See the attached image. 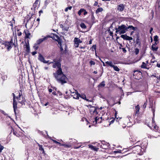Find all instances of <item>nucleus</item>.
Returning a JSON list of instances; mask_svg holds the SVG:
<instances>
[{
  "mask_svg": "<svg viewBox=\"0 0 160 160\" xmlns=\"http://www.w3.org/2000/svg\"><path fill=\"white\" fill-rule=\"evenodd\" d=\"M28 42V44H26L25 45V50L27 52H30V47L29 44V41H27Z\"/></svg>",
  "mask_w": 160,
  "mask_h": 160,
  "instance_id": "obj_20",
  "label": "nucleus"
},
{
  "mask_svg": "<svg viewBox=\"0 0 160 160\" xmlns=\"http://www.w3.org/2000/svg\"><path fill=\"white\" fill-rule=\"evenodd\" d=\"M127 119H128L127 121H129L130 122L129 123H130L131 122L130 120V119H131V117L129 116H128L127 117Z\"/></svg>",
  "mask_w": 160,
  "mask_h": 160,
  "instance_id": "obj_53",
  "label": "nucleus"
},
{
  "mask_svg": "<svg viewBox=\"0 0 160 160\" xmlns=\"http://www.w3.org/2000/svg\"><path fill=\"white\" fill-rule=\"evenodd\" d=\"M22 138L21 139H22V140L23 142H24V139H25L26 140H27L28 139V138L26 137L25 136H22Z\"/></svg>",
  "mask_w": 160,
  "mask_h": 160,
  "instance_id": "obj_40",
  "label": "nucleus"
},
{
  "mask_svg": "<svg viewBox=\"0 0 160 160\" xmlns=\"http://www.w3.org/2000/svg\"><path fill=\"white\" fill-rule=\"evenodd\" d=\"M84 11V9L83 8L81 9L78 12V14L79 16H80L82 12Z\"/></svg>",
  "mask_w": 160,
  "mask_h": 160,
  "instance_id": "obj_31",
  "label": "nucleus"
},
{
  "mask_svg": "<svg viewBox=\"0 0 160 160\" xmlns=\"http://www.w3.org/2000/svg\"><path fill=\"white\" fill-rule=\"evenodd\" d=\"M98 147H100L101 148L104 149L108 148L110 145L109 143L104 141L101 142L100 143H98Z\"/></svg>",
  "mask_w": 160,
  "mask_h": 160,
  "instance_id": "obj_5",
  "label": "nucleus"
},
{
  "mask_svg": "<svg viewBox=\"0 0 160 160\" xmlns=\"http://www.w3.org/2000/svg\"><path fill=\"white\" fill-rule=\"evenodd\" d=\"M154 127V131L155 132L158 131V127L157 126V125L156 124H155L154 125H153Z\"/></svg>",
  "mask_w": 160,
  "mask_h": 160,
  "instance_id": "obj_42",
  "label": "nucleus"
},
{
  "mask_svg": "<svg viewBox=\"0 0 160 160\" xmlns=\"http://www.w3.org/2000/svg\"><path fill=\"white\" fill-rule=\"evenodd\" d=\"M23 33L25 34V37L26 38L30 39L32 37L30 32L28 30H25Z\"/></svg>",
  "mask_w": 160,
  "mask_h": 160,
  "instance_id": "obj_9",
  "label": "nucleus"
},
{
  "mask_svg": "<svg viewBox=\"0 0 160 160\" xmlns=\"http://www.w3.org/2000/svg\"><path fill=\"white\" fill-rule=\"evenodd\" d=\"M139 50L138 48H136L135 49V53L136 55L138 54L139 52Z\"/></svg>",
  "mask_w": 160,
  "mask_h": 160,
  "instance_id": "obj_39",
  "label": "nucleus"
},
{
  "mask_svg": "<svg viewBox=\"0 0 160 160\" xmlns=\"http://www.w3.org/2000/svg\"><path fill=\"white\" fill-rule=\"evenodd\" d=\"M48 63H48V65H49L51 63H53V62H49V61L48 60Z\"/></svg>",
  "mask_w": 160,
  "mask_h": 160,
  "instance_id": "obj_56",
  "label": "nucleus"
},
{
  "mask_svg": "<svg viewBox=\"0 0 160 160\" xmlns=\"http://www.w3.org/2000/svg\"><path fill=\"white\" fill-rule=\"evenodd\" d=\"M136 44H138V45H140L141 42H140V40H139V38L138 37L136 39Z\"/></svg>",
  "mask_w": 160,
  "mask_h": 160,
  "instance_id": "obj_37",
  "label": "nucleus"
},
{
  "mask_svg": "<svg viewBox=\"0 0 160 160\" xmlns=\"http://www.w3.org/2000/svg\"><path fill=\"white\" fill-rule=\"evenodd\" d=\"M134 78L137 80H139L142 77V72L139 71H135L133 73Z\"/></svg>",
  "mask_w": 160,
  "mask_h": 160,
  "instance_id": "obj_3",
  "label": "nucleus"
},
{
  "mask_svg": "<svg viewBox=\"0 0 160 160\" xmlns=\"http://www.w3.org/2000/svg\"><path fill=\"white\" fill-rule=\"evenodd\" d=\"M53 74L59 82L62 84L66 83L67 78L60 69L57 70L56 72L54 73Z\"/></svg>",
  "mask_w": 160,
  "mask_h": 160,
  "instance_id": "obj_1",
  "label": "nucleus"
},
{
  "mask_svg": "<svg viewBox=\"0 0 160 160\" xmlns=\"http://www.w3.org/2000/svg\"><path fill=\"white\" fill-rule=\"evenodd\" d=\"M52 140L53 141V142L55 143H56L58 144H59L60 146H62V144H61L60 143V142L57 141L56 140H53V139H52Z\"/></svg>",
  "mask_w": 160,
  "mask_h": 160,
  "instance_id": "obj_45",
  "label": "nucleus"
},
{
  "mask_svg": "<svg viewBox=\"0 0 160 160\" xmlns=\"http://www.w3.org/2000/svg\"><path fill=\"white\" fill-rule=\"evenodd\" d=\"M80 94L78 93H75L74 95V96L73 97V98L78 99L80 97Z\"/></svg>",
  "mask_w": 160,
  "mask_h": 160,
  "instance_id": "obj_27",
  "label": "nucleus"
},
{
  "mask_svg": "<svg viewBox=\"0 0 160 160\" xmlns=\"http://www.w3.org/2000/svg\"><path fill=\"white\" fill-rule=\"evenodd\" d=\"M12 43L11 42H6L4 44L5 46L8 50H9L12 48Z\"/></svg>",
  "mask_w": 160,
  "mask_h": 160,
  "instance_id": "obj_12",
  "label": "nucleus"
},
{
  "mask_svg": "<svg viewBox=\"0 0 160 160\" xmlns=\"http://www.w3.org/2000/svg\"><path fill=\"white\" fill-rule=\"evenodd\" d=\"M89 106L90 107V108H92L91 109H90V110L91 111V112H92H92L93 113L97 112L96 110V108L95 107H92L91 105H89Z\"/></svg>",
  "mask_w": 160,
  "mask_h": 160,
  "instance_id": "obj_21",
  "label": "nucleus"
},
{
  "mask_svg": "<svg viewBox=\"0 0 160 160\" xmlns=\"http://www.w3.org/2000/svg\"><path fill=\"white\" fill-rule=\"evenodd\" d=\"M105 86L104 81H103L101 82L100 84L98 85V87H104Z\"/></svg>",
  "mask_w": 160,
  "mask_h": 160,
  "instance_id": "obj_29",
  "label": "nucleus"
},
{
  "mask_svg": "<svg viewBox=\"0 0 160 160\" xmlns=\"http://www.w3.org/2000/svg\"><path fill=\"white\" fill-rule=\"evenodd\" d=\"M105 63L108 66H109L112 68H113L114 70L118 72L120 71V69L116 66H115L113 65V63L111 61H107L105 62Z\"/></svg>",
  "mask_w": 160,
  "mask_h": 160,
  "instance_id": "obj_4",
  "label": "nucleus"
},
{
  "mask_svg": "<svg viewBox=\"0 0 160 160\" xmlns=\"http://www.w3.org/2000/svg\"><path fill=\"white\" fill-rule=\"evenodd\" d=\"M28 154V152H27V154L26 153H25V155H26V157H27V160L28 159V157H29V155Z\"/></svg>",
  "mask_w": 160,
  "mask_h": 160,
  "instance_id": "obj_60",
  "label": "nucleus"
},
{
  "mask_svg": "<svg viewBox=\"0 0 160 160\" xmlns=\"http://www.w3.org/2000/svg\"><path fill=\"white\" fill-rule=\"evenodd\" d=\"M116 32L120 34H124L127 31L126 26L124 24L118 26V28H115Z\"/></svg>",
  "mask_w": 160,
  "mask_h": 160,
  "instance_id": "obj_2",
  "label": "nucleus"
},
{
  "mask_svg": "<svg viewBox=\"0 0 160 160\" xmlns=\"http://www.w3.org/2000/svg\"><path fill=\"white\" fill-rule=\"evenodd\" d=\"M136 27H133L132 26L130 25L128 27H126L127 28V31L128 30V29L129 30H134L135 29Z\"/></svg>",
  "mask_w": 160,
  "mask_h": 160,
  "instance_id": "obj_24",
  "label": "nucleus"
},
{
  "mask_svg": "<svg viewBox=\"0 0 160 160\" xmlns=\"http://www.w3.org/2000/svg\"><path fill=\"white\" fill-rule=\"evenodd\" d=\"M92 48V51H94V50H95V51L96 49V45H93Z\"/></svg>",
  "mask_w": 160,
  "mask_h": 160,
  "instance_id": "obj_43",
  "label": "nucleus"
},
{
  "mask_svg": "<svg viewBox=\"0 0 160 160\" xmlns=\"http://www.w3.org/2000/svg\"><path fill=\"white\" fill-rule=\"evenodd\" d=\"M49 37L52 38L53 39H55L56 40L57 39H58L59 38V37L57 35L53 34V36L50 37L49 36Z\"/></svg>",
  "mask_w": 160,
  "mask_h": 160,
  "instance_id": "obj_28",
  "label": "nucleus"
},
{
  "mask_svg": "<svg viewBox=\"0 0 160 160\" xmlns=\"http://www.w3.org/2000/svg\"><path fill=\"white\" fill-rule=\"evenodd\" d=\"M147 100L146 101V102H145L144 104L143 105V108H145L146 107V106L147 105Z\"/></svg>",
  "mask_w": 160,
  "mask_h": 160,
  "instance_id": "obj_47",
  "label": "nucleus"
},
{
  "mask_svg": "<svg viewBox=\"0 0 160 160\" xmlns=\"http://www.w3.org/2000/svg\"><path fill=\"white\" fill-rule=\"evenodd\" d=\"M62 146H64L65 147H67V148H70L71 147V145L70 144H62Z\"/></svg>",
  "mask_w": 160,
  "mask_h": 160,
  "instance_id": "obj_33",
  "label": "nucleus"
},
{
  "mask_svg": "<svg viewBox=\"0 0 160 160\" xmlns=\"http://www.w3.org/2000/svg\"><path fill=\"white\" fill-rule=\"evenodd\" d=\"M83 12H84L83 14L84 15H86L88 13V12L86 11V10L85 9H84V11H83Z\"/></svg>",
  "mask_w": 160,
  "mask_h": 160,
  "instance_id": "obj_61",
  "label": "nucleus"
},
{
  "mask_svg": "<svg viewBox=\"0 0 160 160\" xmlns=\"http://www.w3.org/2000/svg\"><path fill=\"white\" fill-rule=\"evenodd\" d=\"M152 112L153 113V116H154V115H155L154 112H155V110L154 108H152Z\"/></svg>",
  "mask_w": 160,
  "mask_h": 160,
  "instance_id": "obj_55",
  "label": "nucleus"
},
{
  "mask_svg": "<svg viewBox=\"0 0 160 160\" xmlns=\"http://www.w3.org/2000/svg\"><path fill=\"white\" fill-rule=\"evenodd\" d=\"M22 33L21 32H20L19 30H18L17 35L18 36H20L22 35Z\"/></svg>",
  "mask_w": 160,
  "mask_h": 160,
  "instance_id": "obj_49",
  "label": "nucleus"
},
{
  "mask_svg": "<svg viewBox=\"0 0 160 160\" xmlns=\"http://www.w3.org/2000/svg\"><path fill=\"white\" fill-rule=\"evenodd\" d=\"M38 59L41 62L43 63H48V61L45 60L44 58L41 54H39Z\"/></svg>",
  "mask_w": 160,
  "mask_h": 160,
  "instance_id": "obj_11",
  "label": "nucleus"
},
{
  "mask_svg": "<svg viewBox=\"0 0 160 160\" xmlns=\"http://www.w3.org/2000/svg\"><path fill=\"white\" fill-rule=\"evenodd\" d=\"M19 95L18 96L16 97V98L17 99L18 101V102H19L20 103H21L22 104H24V103L25 101V99H23V98H22V100H21L20 99L21 98V94L20 92H19Z\"/></svg>",
  "mask_w": 160,
  "mask_h": 160,
  "instance_id": "obj_10",
  "label": "nucleus"
},
{
  "mask_svg": "<svg viewBox=\"0 0 160 160\" xmlns=\"http://www.w3.org/2000/svg\"><path fill=\"white\" fill-rule=\"evenodd\" d=\"M152 125H154L155 124H156L154 120V116H153V118H152Z\"/></svg>",
  "mask_w": 160,
  "mask_h": 160,
  "instance_id": "obj_52",
  "label": "nucleus"
},
{
  "mask_svg": "<svg viewBox=\"0 0 160 160\" xmlns=\"http://www.w3.org/2000/svg\"><path fill=\"white\" fill-rule=\"evenodd\" d=\"M81 27L83 29H85L87 27L85 24L83 23L82 22L80 25Z\"/></svg>",
  "mask_w": 160,
  "mask_h": 160,
  "instance_id": "obj_30",
  "label": "nucleus"
},
{
  "mask_svg": "<svg viewBox=\"0 0 160 160\" xmlns=\"http://www.w3.org/2000/svg\"><path fill=\"white\" fill-rule=\"evenodd\" d=\"M53 65L52 66V67L53 68H57V70H58L59 69H60L61 70H62V69L61 68V64L60 62L58 61H53Z\"/></svg>",
  "mask_w": 160,
  "mask_h": 160,
  "instance_id": "obj_6",
  "label": "nucleus"
},
{
  "mask_svg": "<svg viewBox=\"0 0 160 160\" xmlns=\"http://www.w3.org/2000/svg\"><path fill=\"white\" fill-rule=\"evenodd\" d=\"M103 10V9L102 8H99L96 10L95 13L96 14H98L99 12H102Z\"/></svg>",
  "mask_w": 160,
  "mask_h": 160,
  "instance_id": "obj_23",
  "label": "nucleus"
},
{
  "mask_svg": "<svg viewBox=\"0 0 160 160\" xmlns=\"http://www.w3.org/2000/svg\"><path fill=\"white\" fill-rule=\"evenodd\" d=\"M133 149L134 150L136 151L138 153H139L141 152V147L139 146H136L133 148Z\"/></svg>",
  "mask_w": 160,
  "mask_h": 160,
  "instance_id": "obj_16",
  "label": "nucleus"
},
{
  "mask_svg": "<svg viewBox=\"0 0 160 160\" xmlns=\"http://www.w3.org/2000/svg\"><path fill=\"white\" fill-rule=\"evenodd\" d=\"M57 39L56 40V41H57L58 42V44L59 45V47L60 48L61 51H63V49L62 47V40L61 39H60L59 38L58 39Z\"/></svg>",
  "mask_w": 160,
  "mask_h": 160,
  "instance_id": "obj_17",
  "label": "nucleus"
},
{
  "mask_svg": "<svg viewBox=\"0 0 160 160\" xmlns=\"http://www.w3.org/2000/svg\"><path fill=\"white\" fill-rule=\"evenodd\" d=\"M158 36L157 35H156L154 36V41L155 42H157L158 41Z\"/></svg>",
  "mask_w": 160,
  "mask_h": 160,
  "instance_id": "obj_41",
  "label": "nucleus"
},
{
  "mask_svg": "<svg viewBox=\"0 0 160 160\" xmlns=\"http://www.w3.org/2000/svg\"><path fill=\"white\" fill-rule=\"evenodd\" d=\"M80 97L84 100L86 99V95L84 94H82L81 95L80 94Z\"/></svg>",
  "mask_w": 160,
  "mask_h": 160,
  "instance_id": "obj_36",
  "label": "nucleus"
},
{
  "mask_svg": "<svg viewBox=\"0 0 160 160\" xmlns=\"http://www.w3.org/2000/svg\"><path fill=\"white\" fill-rule=\"evenodd\" d=\"M100 119L99 118H98V117H96L95 118V121L96 122V123L97 122L99 123V122H101V121H99V119Z\"/></svg>",
  "mask_w": 160,
  "mask_h": 160,
  "instance_id": "obj_44",
  "label": "nucleus"
},
{
  "mask_svg": "<svg viewBox=\"0 0 160 160\" xmlns=\"http://www.w3.org/2000/svg\"><path fill=\"white\" fill-rule=\"evenodd\" d=\"M152 49L153 51H157L158 49V48L156 47L155 46L153 45L152 46Z\"/></svg>",
  "mask_w": 160,
  "mask_h": 160,
  "instance_id": "obj_35",
  "label": "nucleus"
},
{
  "mask_svg": "<svg viewBox=\"0 0 160 160\" xmlns=\"http://www.w3.org/2000/svg\"><path fill=\"white\" fill-rule=\"evenodd\" d=\"M139 109H140L139 106L138 105L135 107V113L134 115L136 116L137 114H138Z\"/></svg>",
  "mask_w": 160,
  "mask_h": 160,
  "instance_id": "obj_18",
  "label": "nucleus"
},
{
  "mask_svg": "<svg viewBox=\"0 0 160 160\" xmlns=\"http://www.w3.org/2000/svg\"><path fill=\"white\" fill-rule=\"evenodd\" d=\"M38 46H39V44H37V43H36L34 44L33 47L34 48V49L36 50L38 49Z\"/></svg>",
  "mask_w": 160,
  "mask_h": 160,
  "instance_id": "obj_38",
  "label": "nucleus"
},
{
  "mask_svg": "<svg viewBox=\"0 0 160 160\" xmlns=\"http://www.w3.org/2000/svg\"><path fill=\"white\" fill-rule=\"evenodd\" d=\"M153 104L152 103H151L150 104L149 108H152L153 107Z\"/></svg>",
  "mask_w": 160,
  "mask_h": 160,
  "instance_id": "obj_62",
  "label": "nucleus"
},
{
  "mask_svg": "<svg viewBox=\"0 0 160 160\" xmlns=\"http://www.w3.org/2000/svg\"><path fill=\"white\" fill-rule=\"evenodd\" d=\"M1 112L3 113L4 115L6 116V117H8L9 118L11 119H12L10 117L8 116V114H7L3 110H1Z\"/></svg>",
  "mask_w": 160,
  "mask_h": 160,
  "instance_id": "obj_32",
  "label": "nucleus"
},
{
  "mask_svg": "<svg viewBox=\"0 0 160 160\" xmlns=\"http://www.w3.org/2000/svg\"><path fill=\"white\" fill-rule=\"evenodd\" d=\"M37 53V52L36 51L33 52H32V55H34L36 54Z\"/></svg>",
  "mask_w": 160,
  "mask_h": 160,
  "instance_id": "obj_57",
  "label": "nucleus"
},
{
  "mask_svg": "<svg viewBox=\"0 0 160 160\" xmlns=\"http://www.w3.org/2000/svg\"><path fill=\"white\" fill-rule=\"evenodd\" d=\"M39 7V4H38L37 3L34 2L33 5V8H31V9L32 10L33 8L34 11H35Z\"/></svg>",
  "mask_w": 160,
  "mask_h": 160,
  "instance_id": "obj_19",
  "label": "nucleus"
},
{
  "mask_svg": "<svg viewBox=\"0 0 160 160\" xmlns=\"http://www.w3.org/2000/svg\"><path fill=\"white\" fill-rule=\"evenodd\" d=\"M122 51L123 52L125 53L126 52L127 50L125 49V48H122Z\"/></svg>",
  "mask_w": 160,
  "mask_h": 160,
  "instance_id": "obj_54",
  "label": "nucleus"
},
{
  "mask_svg": "<svg viewBox=\"0 0 160 160\" xmlns=\"http://www.w3.org/2000/svg\"><path fill=\"white\" fill-rule=\"evenodd\" d=\"M74 46L75 48H78L79 46V44L82 42L80 39L77 38H75L74 40Z\"/></svg>",
  "mask_w": 160,
  "mask_h": 160,
  "instance_id": "obj_8",
  "label": "nucleus"
},
{
  "mask_svg": "<svg viewBox=\"0 0 160 160\" xmlns=\"http://www.w3.org/2000/svg\"><path fill=\"white\" fill-rule=\"evenodd\" d=\"M13 132L14 135H16L18 137H19L20 136V135L19 134H17V132L14 131H13Z\"/></svg>",
  "mask_w": 160,
  "mask_h": 160,
  "instance_id": "obj_50",
  "label": "nucleus"
},
{
  "mask_svg": "<svg viewBox=\"0 0 160 160\" xmlns=\"http://www.w3.org/2000/svg\"><path fill=\"white\" fill-rule=\"evenodd\" d=\"M89 147L92 150H94L95 151H97L98 149V148H96V147H94L92 145H89Z\"/></svg>",
  "mask_w": 160,
  "mask_h": 160,
  "instance_id": "obj_22",
  "label": "nucleus"
},
{
  "mask_svg": "<svg viewBox=\"0 0 160 160\" xmlns=\"http://www.w3.org/2000/svg\"><path fill=\"white\" fill-rule=\"evenodd\" d=\"M38 145L39 147V150H40L41 151H42L43 153H44V149L42 148V145H40L39 144H38Z\"/></svg>",
  "mask_w": 160,
  "mask_h": 160,
  "instance_id": "obj_26",
  "label": "nucleus"
},
{
  "mask_svg": "<svg viewBox=\"0 0 160 160\" xmlns=\"http://www.w3.org/2000/svg\"><path fill=\"white\" fill-rule=\"evenodd\" d=\"M3 146H2L1 144H0V153L2 152V150L3 149Z\"/></svg>",
  "mask_w": 160,
  "mask_h": 160,
  "instance_id": "obj_48",
  "label": "nucleus"
},
{
  "mask_svg": "<svg viewBox=\"0 0 160 160\" xmlns=\"http://www.w3.org/2000/svg\"><path fill=\"white\" fill-rule=\"evenodd\" d=\"M147 64L144 62H142V64L141 65V67L142 68H146L148 69V68H147Z\"/></svg>",
  "mask_w": 160,
  "mask_h": 160,
  "instance_id": "obj_25",
  "label": "nucleus"
},
{
  "mask_svg": "<svg viewBox=\"0 0 160 160\" xmlns=\"http://www.w3.org/2000/svg\"><path fill=\"white\" fill-rule=\"evenodd\" d=\"M114 152L115 153H122V151L121 150H118L117 151H114Z\"/></svg>",
  "mask_w": 160,
  "mask_h": 160,
  "instance_id": "obj_46",
  "label": "nucleus"
},
{
  "mask_svg": "<svg viewBox=\"0 0 160 160\" xmlns=\"http://www.w3.org/2000/svg\"><path fill=\"white\" fill-rule=\"evenodd\" d=\"M12 95L13 96V108L14 109V112H15V114H16V109L17 108V101L15 100V96L14 94V93H12Z\"/></svg>",
  "mask_w": 160,
  "mask_h": 160,
  "instance_id": "obj_7",
  "label": "nucleus"
},
{
  "mask_svg": "<svg viewBox=\"0 0 160 160\" xmlns=\"http://www.w3.org/2000/svg\"><path fill=\"white\" fill-rule=\"evenodd\" d=\"M81 145H80L79 146H78V147H77V146H75L74 147V148L75 149H78V148H79L80 147H81Z\"/></svg>",
  "mask_w": 160,
  "mask_h": 160,
  "instance_id": "obj_64",
  "label": "nucleus"
},
{
  "mask_svg": "<svg viewBox=\"0 0 160 160\" xmlns=\"http://www.w3.org/2000/svg\"><path fill=\"white\" fill-rule=\"evenodd\" d=\"M84 100H85L89 102H91L92 101V99L89 100L88 99H87L86 98V99H85Z\"/></svg>",
  "mask_w": 160,
  "mask_h": 160,
  "instance_id": "obj_59",
  "label": "nucleus"
},
{
  "mask_svg": "<svg viewBox=\"0 0 160 160\" xmlns=\"http://www.w3.org/2000/svg\"><path fill=\"white\" fill-rule=\"evenodd\" d=\"M72 8V7L71 6L65 8L64 11L65 12H67L68 11V10H71Z\"/></svg>",
  "mask_w": 160,
  "mask_h": 160,
  "instance_id": "obj_34",
  "label": "nucleus"
},
{
  "mask_svg": "<svg viewBox=\"0 0 160 160\" xmlns=\"http://www.w3.org/2000/svg\"><path fill=\"white\" fill-rule=\"evenodd\" d=\"M125 6V5L123 4H120L117 6V10L122 12L124 10Z\"/></svg>",
  "mask_w": 160,
  "mask_h": 160,
  "instance_id": "obj_15",
  "label": "nucleus"
},
{
  "mask_svg": "<svg viewBox=\"0 0 160 160\" xmlns=\"http://www.w3.org/2000/svg\"><path fill=\"white\" fill-rule=\"evenodd\" d=\"M98 2H97L95 1V3H94L93 5L94 6H97L98 4Z\"/></svg>",
  "mask_w": 160,
  "mask_h": 160,
  "instance_id": "obj_63",
  "label": "nucleus"
},
{
  "mask_svg": "<svg viewBox=\"0 0 160 160\" xmlns=\"http://www.w3.org/2000/svg\"><path fill=\"white\" fill-rule=\"evenodd\" d=\"M90 63L91 65H94L95 64V62L92 61H91L90 62Z\"/></svg>",
  "mask_w": 160,
  "mask_h": 160,
  "instance_id": "obj_51",
  "label": "nucleus"
},
{
  "mask_svg": "<svg viewBox=\"0 0 160 160\" xmlns=\"http://www.w3.org/2000/svg\"><path fill=\"white\" fill-rule=\"evenodd\" d=\"M153 30V28H152V27L150 28V34H152V31Z\"/></svg>",
  "mask_w": 160,
  "mask_h": 160,
  "instance_id": "obj_58",
  "label": "nucleus"
},
{
  "mask_svg": "<svg viewBox=\"0 0 160 160\" xmlns=\"http://www.w3.org/2000/svg\"><path fill=\"white\" fill-rule=\"evenodd\" d=\"M121 37L123 38L124 40H132V38L127 36L126 34H123L121 36Z\"/></svg>",
  "mask_w": 160,
  "mask_h": 160,
  "instance_id": "obj_14",
  "label": "nucleus"
},
{
  "mask_svg": "<svg viewBox=\"0 0 160 160\" xmlns=\"http://www.w3.org/2000/svg\"><path fill=\"white\" fill-rule=\"evenodd\" d=\"M49 36H47L43 38L39 39L37 41L36 43H37V44L39 45L41 43H42L44 41L47 40L48 38H49Z\"/></svg>",
  "mask_w": 160,
  "mask_h": 160,
  "instance_id": "obj_13",
  "label": "nucleus"
}]
</instances>
